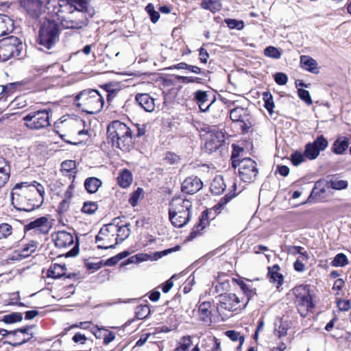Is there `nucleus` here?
Segmentation results:
<instances>
[{"mask_svg":"<svg viewBox=\"0 0 351 351\" xmlns=\"http://www.w3.org/2000/svg\"><path fill=\"white\" fill-rule=\"evenodd\" d=\"M44 195L43 186L36 182L17 183L11 192V202L16 209L30 212L40 206Z\"/></svg>","mask_w":351,"mask_h":351,"instance_id":"nucleus-1","label":"nucleus"},{"mask_svg":"<svg viewBox=\"0 0 351 351\" xmlns=\"http://www.w3.org/2000/svg\"><path fill=\"white\" fill-rule=\"evenodd\" d=\"M94 14V9L88 0H69L63 4L58 20L66 29H81Z\"/></svg>","mask_w":351,"mask_h":351,"instance_id":"nucleus-2","label":"nucleus"},{"mask_svg":"<svg viewBox=\"0 0 351 351\" xmlns=\"http://www.w3.org/2000/svg\"><path fill=\"white\" fill-rule=\"evenodd\" d=\"M192 202L181 197H173L170 202L169 218L176 228H182L191 218Z\"/></svg>","mask_w":351,"mask_h":351,"instance_id":"nucleus-3","label":"nucleus"},{"mask_svg":"<svg viewBox=\"0 0 351 351\" xmlns=\"http://www.w3.org/2000/svg\"><path fill=\"white\" fill-rule=\"evenodd\" d=\"M60 28L53 20L46 19L39 29L37 43L41 51L49 50L54 47L59 40Z\"/></svg>","mask_w":351,"mask_h":351,"instance_id":"nucleus-4","label":"nucleus"},{"mask_svg":"<svg viewBox=\"0 0 351 351\" xmlns=\"http://www.w3.org/2000/svg\"><path fill=\"white\" fill-rule=\"evenodd\" d=\"M76 106L88 114L99 112L104 106V98L96 90H84L75 97Z\"/></svg>","mask_w":351,"mask_h":351,"instance_id":"nucleus-5","label":"nucleus"},{"mask_svg":"<svg viewBox=\"0 0 351 351\" xmlns=\"http://www.w3.org/2000/svg\"><path fill=\"white\" fill-rule=\"evenodd\" d=\"M294 304L301 317H306L315 307L310 290L306 285H300L293 289Z\"/></svg>","mask_w":351,"mask_h":351,"instance_id":"nucleus-6","label":"nucleus"},{"mask_svg":"<svg viewBox=\"0 0 351 351\" xmlns=\"http://www.w3.org/2000/svg\"><path fill=\"white\" fill-rule=\"evenodd\" d=\"M232 165L239 168V177L245 182H253L258 173L256 162L250 158L239 159L232 153Z\"/></svg>","mask_w":351,"mask_h":351,"instance_id":"nucleus-7","label":"nucleus"},{"mask_svg":"<svg viewBox=\"0 0 351 351\" xmlns=\"http://www.w3.org/2000/svg\"><path fill=\"white\" fill-rule=\"evenodd\" d=\"M131 138L130 130L125 123L119 121L111 122V143L113 146L116 145L122 150L127 149Z\"/></svg>","mask_w":351,"mask_h":351,"instance_id":"nucleus-8","label":"nucleus"},{"mask_svg":"<svg viewBox=\"0 0 351 351\" xmlns=\"http://www.w3.org/2000/svg\"><path fill=\"white\" fill-rule=\"evenodd\" d=\"M22 43L14 36H11L0 40V61L5 62L12 57H19L21 55Z\"/></svg>","mask_w":351,"mask_h":351,"instance_id":"nucleus-9","label":"nucleus"},{"mask_svg":"<svg viewBox=\"0 0 351 351\" xmlns=\"http://www.w3.org/2000/svg\"><path fill=\"white\" fill-rule=\"evenodd\" d=\"M25 125L30 130H40L50 125L49 112L47 110L31 112L23 118Z\"/></svg>","mask_w":351,"mask_h":351,"instance_id":"nucleus-10","label":"nucleus"},{"mask_svg":"<svg viewBox=\"0 0 351 351\" xmlns=\"http://www.w3.org/2000/svg\"><path fill=\"white\" fill-rule=\"evenodd\" d=\"M55 245L60 249H66L73 245L66 254V257L75 256L79 253L78 243L74 244L73 236L66 231H58L52 235Z\"/></svg>","mask_w":351,"mask_h":351,"instance_id":"nucleus-11","label":"nucleus"},{"mask_svg":"<svg viewBox=\"0 0 351 351\" xmlns=\"http://www.w3.org/2000/svg\"><path fill=\"white\" fill-rule=\"evenodd\" d=\"M224 141L225 136L223 133L214 128L205 135L204 147L209 152H213L218 149Z\"/></svg>","mask_w":351,"mask_h":351,"instance_id":"nucleus-12","label":"nucleus"},{"mask_svg":"<svg viewBox=\"0 0 351 351\" xmlns=\"http://www.w3.org/2000/svg\"><path fill=\"white\" fill-rule=\"evenodd\" d=\"M327 140L322 136H318L313 143H308L305 146L304 156L309 160L315 159L320 152L328 147Z\"/></svg>","mask_w":351,"mask_h":351,"instance_id":"nucleus-13","label":"nucleus"},{"mask_svg":"<svg viewBox=\"0 0 351 351\" xmlns=\"http://www.w3.org/2000/svg\"><path fill=\"white\" fill-rule=\"evenodd\" d=\"M241 307V301L234 293H225L219 296L218 311H234Z\"/></svg>","mask_w":351,"mask_h":351,"instance_id":"nucleus-14","label":"nucleus"},{"mask_svg":"<svg viewBox=\"0 0 351 351\" xmlns=\"http://www.w3.org/2000/svg\"><path fill=\"white\" fill-rule=\"evenodd\" d=\"M22 5L27 12L34 18H37L44 12V2L40 0H23Z\"/></svg>","mask_w":351,"mask_h":351,"instance_id":"nucleus-15","label":"nucleus"},{"mask_svg":"<svg viewBox=\"0 0 351 351\" xmlns=\"http://www.w3.org/2000/svg\"><path fill=\"white\" fill-rule=\"evenodd\" d=\"M203 186L202 180L196 176L186 178L182 184V191L187 194H194Z\"/></svg>","mask_w":351,"mask_h":351,"instance_id":"nucleus-16","label":"nucleus"},{"mask_svg":"<svg viewBox=\"0 0 351 351\" xmlns=\"http://www.w3.org/2000/svg\"><path fill=\"white\" fill-rule=\"evenodd\" d=\"M25 230H33L36 234H47L48 232L47 219L42 217L31 221L25 226Z\"/></svg>","mask_w":351,"mask_h":351,"instance_id":"nucleus-17","label":"nucleus"},{"mask_svg":"<svg viewBox=\"0 0 351 351\" xmlns=\"http://www.w3.org/2000/svg\"><path fill=\"white\" fill-rule=\"evenodd\" d=\"M69 0H46L44 2V12L47 10L51 15H56L59 18V14H61L63 4H66Z\"/></svg>","mask_w":351,"mask_h":351,"instance_id":"nucleus-18","label":"nucleus"},{"mask_svg":"<svg viewBox=\"0 0 351 351\" xmlns=\"http://www.w3.org/2000/svg\"><path fill=\"white\" fill-rule=\"evenodd\" d=\"M109 226L110 224L104 225L96 237V243L98 248L106 250L110 248Z\"/></svg>","mask_w":351,"mask_h":351,"instance_id":"nucleus-19","label":"nucleus"},{"mask_svg":"<svg viewBox=\"0 0 351 351\" xmlns=\"http://www.w3.org/2000/svg\"><path fill=\"white\" fill-rule=\"evenodd\" d=\"M135 99L138 105L145 111L152 112L155 109L154 99L147 93H138Z\"/></svg>","mask_w":351,"mask_h":351,"instance_id":"nucleus-20","label":"nucleus"},{"mask_svg":"<svg viewBox=\"0 0 351 351\" xmlns=\"http://www.w3.org/2000/svg\"><path fill=\"white\" fill-rule=\"evenodd\" d=\"M252 115L247 108L234 107L230 111V118L233 122H241Z\"/></svg>","mask_w":351,"mask_h":351,"instance_id":"nucleus-21","label":"nucleus"},{"mask_svg":"<svg viewBox=\"0 0 351 351\" xmlns=\"http://www.w3.org/2000/svg\"><path fill=\"white\" fill-rule=\"evenodd\" d=\"M10 167L8 162L0 157V189L5 186L10 178Z\"/></svg>","mask_w":351,"mask_h":351,"instance_id":"nucleus-22","label":"nucleus"},{"mask_svg":"<svg viewBox=\"0 0 351 351\" xmlns=\"http://www.w3.org/2000/svg\"><path fill=\"white\" fill-rule=\"evenodd\" d=\"M66 265L52 264L47 271V276L52 278H60L66 275Z\"/></svg>","mask_w":351,"mask_h":351,"instance_id":"nucleus-23","label":"nucleus"},{"mask_svg":"<svg viewBox=\"0 0 351 351\" xmlns=\"http://www.w3.org/2000/svg\"><path fill=\"white\" fill-rule=\"evenodd\" d=\"M13 28V21L7 15L0 14V36L11 32Z\"/></svg>","mask_w":351,"mask_h":351,"instance_id":"nucleus-24","label":"nucleus"},{"mask_svg":"<svg viewBox=\"0 0 351 351\" xmlns=\"http://www.w3.org/2000/svg\"><path fill=\"white\" fill-rule=\"evenodd\" d=\"M300 63L303 69L313 73H318L316 60L308 56H301Z\"/></svg>","mask_w":351,"mask_h":351,"instance_id":"nucleus-25","label":"nucleus"},{"mask_svg":"<svg viewBox=\"0 0 351 351\" xmlns=\"http://www.w3.org/2000/svg\"><path fill=\"white\" fill-rule=\"evenodd\" d=\"M199 319L204 322H209L211 319V304L209 302L201 303L198 307Z\"/></svg>","mask_w":351,"mask_h":351,"instance_id":"nucleus-26","label":"nucleus"},{"mask_svg":"<svg viewBox=\"0 0 351 351\" xmlns=\"http://www.w3.org/2000/svg\"><path fill=\"white\" fill-rule=\"evenodd\" d=\"M117 183L118 184L125 189L129 187L133 180L132 173L128 169L122 170L117 177Z\"/></svg>","mask_w":351,"mask_h":351,"instance_id":"nucleus-27","label":"nucleus"},{"mask_svg":"<svg viewBox=\"0 0 351 351\" xmlns=\"http://www.w3.org/2000/svg\"><path fill=\"white\" fill-rule=\"evenodd\" d=\"M208 93L203 90H197L195 93L194 99L198 104L199 109L202 112H206L208 110L212 103L208 104L206 108H203V104L208 101Z\"/></svg>","mask_w":351,"mask_h":351,"instance_id":"nucleus-28","label":"nucleus"},{"mask_svg":"<svg viewBox=\"0 0 351 351\" xmlns=\"http://www.w3.org/2000/svg\"><path fill=\"white\" fill-rule=\"evenodd\" d=\"M226 186L222 176H219L215 177L213 180L210 189L213 194L218 195L224 191Z\"/></svg>","mask_w":351,"mask_h":351,"instance_id":"nucleus-29","label":"nucleus"},{"mask_svg":"<svg viewBox=\"0 0 351 351\" xmlns=\"http://www.w3.org/2000/svg\"><path fill=\"white\" fill-rule=\"evenodd\" d=\"M348 138L346 136H341L334 142L332 150L337 154H341L348 149Z\"/></svg>","mask_w":351,"mask_h":351,"instance_id":"nucleus-30","label":"nucleus"},{"mask_svg":"<svg viewBox=\"0 0 351 351\" xmlns=\"http://www.w3.org/2000/svg\"><path fill=\"white\" fill-rule=\"evenodd\" d=\"M101 185V181L95 177L88 178L84 182V187L89 193L97 192Z\"/></svg>","mask_w":351,"mask_h":351,"instance_id":"nucleus-31","label":"nucleus"},{"mask_svg":"<svg viewBox=\"0 0 351 351\" xmlns=\"http://www.w3.org/2000/svg\"><path fill=\"white\" fill-rule=\"evenodd\" d=\"M117 218H114L111 222V227L114 226L117 233V239L121 241H124L130 235V229L125 225L118 226L117 223Z\"/></svg>","mask_w":351,"mask_h":351,"instance_id":"nucleus-32","label":"nucleus"},{"mask_svg":"<svg viewBox=\"0 0 351 351\" xmlns=\"http://www.w3.org/2000/svg\"><path fill=\"white\" fill-rule=\"evenodd\" d=\"M279 271H280L279 266L276 265L269 269V274H268V275L269 276L270 282H276L278 287L280 285H281L283 282V276L279 272Z\"/></svg>","mask_w":351,"mask_h":351,"instance_id":"nucleus-33","label":"nucleus"},{"mask_svg":"<svg viewBox=\"0 0 351 351\" xmlns=\"http://www.w3.org/2000/svg\"><path fill=\"white\" fill-rule=\"evenodd\" d=\"M200 6L204 10H207L215 13L220 10L221 8V3L220 0H202Z\"/></svg>","mask_w":351,"mask_h":351,"instance_id":"nucleus-34","label":"nucleus"},{"mask_svg":"<svg viewBox=\"0 0 351 351\" xmlns=\"http://www.w3.org/2000/svg\"><path fill=\"white\" fill-rule=\"evenodd\" d=\"M38 247V243L34 241H31L28 243L24 245L20 251V256L23 258H26L34 253Z\"/></svg>","mask_w":351,"mask_h":351,"instance_id":"nucleus-35","label":"nucleus"},{"mask_svg":"<svg viewBox=\"0 0 351 351\" xmlns=\"http://www.w3.org/2000/svg\"><path fill=\"white\" fill-rule=\"evenodd\" d=\"M178 346L175 351H188L192 345V340L190 336H184L180 339Z\"/></svg>","mask_w":351,"mask_h":351,"instance_id":"nucleus-36","label":"nucleus"},{"mask_svg":"<svg viewBox=\"0 0 351 351\" xmlns=\"http://www.w3.org/2000/svg\"><path fill=\"white\" fill-rule=\"evenodd\" d=\"M328 186L333 189L341 190L347 188L348 182L343 180L332 179L328 182Z\"/></svg>","mask_w":351,"mask_h":351,"instance_id":"nucleus-37","label":"nucleus"},{"mask_svg":"<svg viewBox=\"0 0 351 351\" xmlns=\"http://www.w3.org/2000/svg\"><path fill=\"white\" fill-rule=\"evenodd\" d=\"M263 100L265 102V107L267 110V111L269 112V114H271L274 111V103L273 101V97L271 94L269 92H265L263 94Z\"/></svg>","mask_w":351,"mask_h":351,"instance_id":"nucleus-38","label":"nucleus"},{"mask_svg":"<svg viewBox=\"0 0 351 351\" xmlns=\"http://www.w3.org/2000/svg\"><path fill=\"white\" fill-rule=\"evenodd\" d=\"M23 319V315L21 313H12L5 315L3 317V322L6 324H12L17 322H21Z\"/></svg>","mask_w":351,"mask_h":351,"instance_id":"nucleus-39","label":"nucleus"},{"mask_svg":"<svg viewBox=\"0 0 351 351\" xmlns=\"http://www.w3.org/2000/svg\"><path fill=\"white\" fill-rule=\"evenodd\" d=\"M174 69H186L190 71L192 73L199 74L202 72V70L199 67L197 66H193L188 64L185 62H180L173 66Z\"/></svg>","mask_w":351,"mask_h":351,"instance_id":"nucleus-40","label":"nucleus"},{"mask_svg":"<svg viewBox=\"0 0 351 351\" xmlns=\"http://www.w3.org/2000/svg\"><path fill=\"white\" fill-rule=\"evenodd\" d=\"M238 285H239L241 289H242L244 293L247 295V300H249L250 298L256 294L250 284L244 281H239Z\"/></svg>","mask_w":351,"mask_h":351,"instance_id":"nucleus-41","label":"nucleus"},{"mask_svg":"<svg viewBox=\"0 0 351 351\" xmlns=\"http://www.w3.org/2000/svg\"><path fill=\"white\" fill-rule=\"evenodd\" d=\"M93 333L97 339L104 338V343L108 344L110 343V332H108L107 330L104 328H97L93 331Z\"/></svg>","mask_w":351,"mask_h":351,"instance_id":"nucleus-42","label":"nucleus"},{"mask_svg":"<svg viewBox=\"0 0 351 351\" xmlns=\"http://www.w3.org/2000/svg\"><path fill=\"white\" fill-rule=\"evenodd\" d=\"M150 313V308L147 305H140L136 309V316L138 319L146 318Z\"/></svg>","mask_w":351,"mask_h":351,"instance_id":"nucleus-43","label":"nucleus"},{"mask_svg":"<svg viewBox=\"0 0 351 351\" xmlns=\"http://www.w3.org/2000/svg\"><path fill=\"white\" fill-rule=\"evenodd\" d=\"M103 265H109L110 258L107 259L104 263L101 261L95 259L94 261L88 262L86 263V268L88 270H93V271L99 269Z\"/></svg>","mask_w":351,"mask_h":351,"instance_id":"nucleus-44","label":"nucleus"},{"mask_svg":"<svg viewBox=\"0 0 351 351\" xmlns=\"http://www.w3.org/2000/svg\"><path fill=\"white\" fill-rule=\"evenodd\" d=\"M145 11L149 15L150 19L154 23H156L158 21L160 14L158 12L155 10L154 6L152 3H148L147 5L145 7Z\"/></svg>","mask_w":351,"mask_h":351,"instance_id":"nucleus-45","label":"nucleus"},{"mask_svg":"<svg viewBox=\"0 0 351 351\" xmlns=\"http://www.w3.org/2000/svg\"><path fill=\"white\" fill-rule=\"evenodd\" d=\"M143 197V191L141 188H138L135 191H134L129 199L130 204L134 207L138 204V202L140 199Z\"/></svg>","mask_w":351,"mask_h":351,"instance_id":"nucleus-46","label":"nucleus"},{"mask_svg":"<svg viewBox=\"0 0 351 351\" xmlns=\"http://www.w3.org/2000/svg\"><path fill=\"white\" fill-rule=\"evenodd\" d=\"M348 263L346 256L342 253L337 254L332 261V265L335 267H343Z\"/></svg>","mask_w":351,"mask_h":351,"instance_id":"nucleus-47","label":"nucleus"},{"mask_svg":"<svg viewBox=\"0 0 351 351\" xmlns=\"http://www.w3.org/2000/svg\"><path fill=\"white\" fill-rule=\"evenodd\" d=\"M98 208L97 204L93 202H85L82 206V211L88 215H92Z\"/></svg>","mask_w":351,"mask_h":351,"instance_id":"nucleus-48","label":"nucleus"},{"mask_svg":"<svg viewBox=\"0 0 351 351\" xmlns=\"http://www.w3.org/2000/svg\"><path fill=\"white\" fill-rule=\"evenodd\" d=\"M243 125H241V130L243 133H247L248 131L254 125L255 120L253 118L252 115H250L243 121H241Z\"/></svg>","mask_w":351,"mask_h":351,"instance_id":"nucleus-49","label":"nucleus"},{"mask_svg":"<svg viewBox=\"0 0 351 351\" xmlns=\"http://www.w3.org/2000/svg\"><path fill=\"white\" fill-rule=\"evenodd\" d=\"M205 220L204 219L203 217L199 219V221L197 226H195L189 235L190 239H194L199 232L201 230H202L205 227Z\"/></svg>","mask_w":351,"mask_h":351,"instance_id":"nucleus-50","label":"nucleus"},{"mask_svg":"<svg viewBox=\"0 0 351 351\" xmlns=\"http://www.w3.org/2000/svg\"><path fill=\"white\" fill-rule=\"evenodd\" d=\"M227 337H228L233 341H239V344L241 345L244 342V337L241 335L240 332L234 330H228L226 332Z\"/></svg>","mask_w":351,"mask_h":351,"instance_id":"nucleus-51","label":"nucleus"},{"mask_svg":"<svg viewBox=\"0 0 351 351\" xmlns=\"http://www.w3.org/2000/svg\"><path fill=\"white\" fill-rule=\"evenodd\" d=\"M12 226L8 223L0 224V239H6L12 234Z\"/></svg>","mask_w":351,"mask_h":351,"instance_id":"nucleus-52","label":"nucleus"},{"mask_svg":"<svg viewBox=\"0 0 351 351\" xmlns=\"http://www.w3.org/2000/svg\"><path fill=\"white\" fill-rule=\"evenodd\" d=\"M265 55L277 59L281 56V53L277 48L270 46L265 49Z\"/></svg>","mask_w":351,"mask_h":351,"instance_id":"nucleus-53","label":"nucleus"},{"mask_svg":"<svg viewBox=\"0 0 351 351\" xmlns=\"http://www.w3.org/2000/svg\"><path fill=\"white\" fill-rule=\"evenodd\" d=\"M291 161L295 166H298L304 161V153L302 154L300 152H295L291 154Z\"/></svg>","mask_w":351,"mask_h":351,"instance_id":"nucleus-54","label":"nucleus"},{"mask_svg":"<svg viewBox=\"0 0 351 351\" xmlns=\"http://www.w3.org/2000/svg\"><path fill=\"white\" fill-rule=\"evenodd\" d=\"M208 346H211L210 351H221L220 342L215 337H209L208 339L204 340Z\"/></svg>","mask_w":351,"mask_h":351,"instance_id":"nucleus-55","label":"nucleus"},{"mask_svg":"<svg viewBox=\"0 0 351 351\" xmlns=\"http://www.w3.org/2000/svg\"><path fill=\"white\" fill-rule=\"evenodd\" d=\"M143 261V258H142V254H136L128 258L125 261L121 263L120 267H123L126 265L138 263Z\"/></svg>","mask_w":351,"mask_h":351,"instance_id":"nucleus-56","label":"nucleus"},{"mask_svg":"<svg viewBox=\"0 0 351 351\" xmlns=\"http://www.w3.org/2000/svg\"><path fill=\"white\" fill-rule=\"evenodd\" d=\"M62 171L70 172L76 168V163L75 160H65L62 162Z\"/></svg>","mask_w":351,"mask_h":351,"instance_id":"nucleus-57","label":"nucleus"},{"mask_svg":"<svg viewBox=\"0 0 351 351\" xmlns=\"http://www.w3.org/2000/svg\"><path fill=\"white\" fill-rule=\"evenodd\" d=\"M298 92V96L302 100L304 101L308 105L312 104V99L308 90L300 88Z\"/></svg>","mask_w":351,"mask_h":351,"instance_id":"nucleus-58","label":"nucleus"},{"mask_svg":"<svg viewBox=\"0 0 351 351\" xmlns=\"http://www.w3.org/2000/svg\"><path fill=\"white\" fill-rule=\"evenodd\" d=\"M179 160V156L172 152L167 153L165 157L164 158V161L169 165L177 163Z\"/></svg>","mask_w":351,"mask_h":351,"instance_id":"nucleus-59","label":"nucleus"},{"mask_svg":"<svg viewBox=\"0 0 351 351\" xmlns=\"http://www.w3.org/2000/svg\"><path fill=\"white\" fill-rule=\"evenodd\" d=\"M276 331L278 332V336H285L287 334V327L285 326L281 319L275 323Z\"/></svg>","mask_w":351,"mask_h":351,"instance_id":"nucleus-60","label":"nucleus"},{"mask_svg":"<svg viewBox=\"0 0 351 351\" xmlns=\"http://www.w3.org/2000/svg\"><path fill=\"white\" fill-rule=\"evenodd\" d=\"M275 82L278 85H285L288 81L287 75L284 73H277L274 76Z\"/></svg>","mask_w":351,"mask_h":351,"instance_id":"nucleus-61","label":"nucleus"},{"mask_svg":"<svg viewBox=\"0 0 351 351\" xmlns=\"http://www.w3.org/2000/svg\"><path fill=\"white\" fill-rule=\"evenodd\" d=\"M232 198V196L226 195L221 198L219 202L214 206V209L216 211L220 212V210Z\"/></svg>","mask_w":351,"mask_h":351,"instance_id":"nucleus-62","label":"nucleus"},{"mask_svg":"<svg viewBox=\"0 0 351 351\" xmlns=\"http://www.w3.org/2000/svg\"><path fill=\"white\" fill-rule=\"evenodd\" d=\"M226 21L228 27L231 29L237 28L238 29H241L243 27V23L241 21H237L235 19H228L226 20Z\"/></svg>","mask_w":351,"mask_h":351,"instance_id":"nucleus-63","label":"nucleus"},{"mask_svg":"<svg viewBox=\"0 0 351 351\" xmlns=\"http://www.w3.org/2000/svg\"><path fill=\"white\" fill-rule=\"evenodd\" d=\"M178 80H180L182 83L189 84V83H199L201 79L197 77H188V76H179Z\"/></svg>","mask_w":351,"mask_h":351,"instance_id":"nucleus-64","label":"nucleus"}]
</instances>
